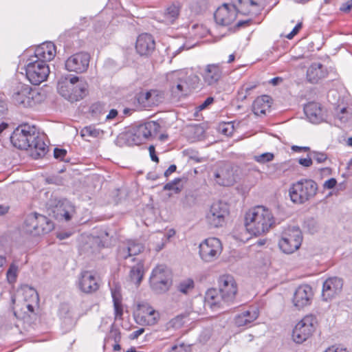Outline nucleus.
Listing matches in <instances>:
<instances>
[{"mask_svg":"<svg viewBox=\"0 0 352 352\" xmlns=\"http://www.w3.org/2000/svg\"><path fill=\"white\" fill-rule=\"evenodd\" d=\"M10 140L19 149H30L31 155L36 159L43 157L48 150L43 137L39 135L34 126L28 124L19 126L13 131Z\"/></svg>","mask_w":352,"mask_h":352,"instance_id":"nucleus-1","label":"nucleus"},{"mask_svg":"<svg viewBox=\"0 0 352 352\" xmlns=\"http://www.w3.org/2000/svg\"><path fill=\"white\" fill-rule=\"evenodd\" d=\"M218 283L219 290L209 289L205 296V304L212 309L221 307L223 304L232 302L237 292L236 283L231 275L221 276Z\"/></svg>","mask_w":352,"mask_h":352,"instance_id":"nucleus-2","label":"nucleus"},{"mask_svg":"<svg viewBox=\"0 0 352 352\" xmlns=\"http://www.w3.org/2000/svg\"><path fill=\"white\" fill-rule=\"evenodd\" d=\"M245 225L250 234L260 236L269 232L275 225V219L268 208L258 206L246 213Z\"/></svg>","mask_w":352,"mask_h":352,"instance_id":"nucleus-3","label":"nucleus"},{"mask_svg":"<svg viewBox=\"0 0 352 352\" xmlns=\"http://www.w3.org/2000/svg\"><path fill=\"white\" fill-rule=\"evenodd\" d=\"M58 93L74 102L82 100L88 93V84L78 76L61 78L58 82Z\"/></svg>","mask_w":352,"mask_h":352,"instance_id":"nucleus-4","label":"nucleus"},{"mask_svg":"<svg viewBox=\"0 0 352 352\" xmlns=\"http://www.w3.org/2000/svg\"><path fill=\"white\" fill-rule=\"evenodd\" d=\"M197 76L189 74L185 69L173 71L167 75L170 82V91L175 97L180 98L187 96L194 88L192 81Z\"/></svg>","mask_w":352,"mask_h":352,"instance_id":"nucleus-5","label":"nucleus"},{"mask_svg":"<svg viewBox=\"0 0 352 352\" xmlns=\"http://www.w3.org/2000/svg\"><path fill=\"white\" fill-rule=\"evenodd\" d=\"M317 191L318 185L316 182L310 179H301L292 184L289 195L293 203L302 204L314 197Z\"/></svg>","mask_w":352,"mask_h":352,"instance_id":"nucleus-6","label":"nucleus"},{"mask_svg":"<svg viewBox=\"0 0 352 352\" xmlns=\"http://www.w3.org/2000/svg\"><path fill=\"white\" fill-rule=\"evenodd\" d=\"M26 78L30 83L38 85L47 80L50 67L47 63L37 61L34 58H28L23 66Z\"/></svg>","mask_w":352,"mask_h":352,"instance_id":"nucleus-7","label":"nucleus"},{"mask_svg":"<svg viewBox=\"0 0 352 352\" xmlns=\"http://www.w3.org/2000/svg\"><path fill=\"white\" fill-rule=\"evenodd\" d=\"M317 323L314 316H305L294 327L292 332L293 340L298 344L306 341L315 331Z\"/></svg>","mask_w":352,"mask_h":352,"instance_id":"nucleus-8","label":"nucleus"},{"mask_svg":"<svg viewBox=\"0 0 352 352\" xmlns=\"http://www.w3.org/2000/svg\"><path fill=\"white\" fill-rule=\"evenodd\" d=\"M171 285V280L168 269L162 265L156 266L150 276V286L156 294L167 292Z\"/></svg>","mask_w":352,"mask_h":352,"instance_id":"nucleus-9","label":"nucleus"},{"mask_svg":"<svg viewBox=\"0 0 352 352\" xmlns=\"http://www.w3.org/2000/svg\"><path fill=\"white\" fill-rule=\"evenodd\" d=\"M160 124L156 122H148L133 127L126 133L134 144L139 145L156 135L159 131Z\"/></svg>","mask_w":352,"mask_h":352,"instance_id":"nucleus-10","label":"nucleus"},{"mask_svg":"<svg viewBox=\"0 0 352 352\" xmlns=\"http://www.w3.org/2000/svg\"><path fill=\"white\" fill-rule=\"evenodd\" d=\"M302 241V235L300 230L298 228L292 227L283 232L278 245L283 252L292 254L300 248Z\"/></svg>","mask_w":352,"mask_h":352,"instance_id":"nucleus-11","label":"nucleus"},{"mask_svg":"<svg viewBox=\"0 0 352 352\" xmlns=\"http://www.w3.org/2000/svg\"><path fill=\"white\" fill-rule=\"evenodd\" d=\"M236 170L230 163H219L213 172L214 182L221 186H231L236 182Z\"/></svg>","mask_w":352,"mask_h":352,"instance_id":"nucleus-12","label":"nucleus"},{"mask_svg":"<svg viewBox=\"0 0 352 352\" xmlns=\"http://www.w3.org/2000/svg\"><path fill=\"white\" fill-rule=\"evenodd\" d=\"M229 212V207L226 203L221 201L214 202L206 214V221L211 227H222Z\"/></svg>","mask_w":352,"mask_h":352,"instance_id":"nucleus-13","label":"nucleus"},{"mask_svg":"<svg viewBox=\"0 0 352 352\" xmlns=\"http://www.w3.org/2000/svg\"><path fill=\"white\" fill-rule=\"evenodd\" d=\"M199 248L200 257L205 262H212L217 259L223 249L221 241L215 237L205 239Z\"/></svg>","mask_w":352,"mask_h":352,"instance_id":"nucleus-14","label":"nucleus"},{"mask_svg":"<svg viewBox=\"0 0 352 352\" xmlns=\"http://www.w3.org/2000/svg\"><path fill=\"white\" fill-rule=\"evenodd\" d=\"M134 317L137 323L152 326L157 323L160 320V314L148 303L143 302L138 305Z\"/></svg>","mask_w":352,"mask_h":352,"instance_id":"nucleus-15","label":"nucleus"},{"mask_svg":"<svg viewBox=\"0 0 352 352\" xmlns=\"http://www.w3.org/2000/svg\"><path fill=\"white\" fill-rule=\"evenodd\" d=\"M37 93L27 85H19L12 94L15 104L23 107H32L35 105L34 98Z\"/></svg>","mask_w":352,"mask_h":352,"instance_id":"nucleus-16","label":"nucleus"},{"mask_svg":"<svg viewBox=\"0 0 352 352\" xmlns=\"http://www.w3.org/2000/svg\"><path fill=\"white\" fill-rule=\"evenodd\" d=\"M237 16L236 6L231 3H223L219 6L214 14L217 24L221 26H228L232 24Z\"/></svg>","mask_w":352,"mask_h":352,"instance_id":"nucleus-17","label":"nucleus"},{"mask_svg":"<svg viewBox=\"0 0 352 352\" xmlns=\"http://www.w3.org/2000/svg\"><path fill=\"white\" fill-rule=\"evenodd\" d=\"M90 60V56L86 52H78L70 56L65 61V69L69 72L78 74L87 71Z\"/></svg>","mask_w":352,"mask_h":352,"instance_id":"nucleus-18","label":"nucleus"},{"mask_svg":"<svg viewBox=\"0 0 352 352\" xmlns=\"http://www.w3.org/2000/svg\"><path fill=\"white\" fill-rule=\"evenodd\" d=\"M343 287L342 279L338 277L327 278L322 285V297L325 301H329L339 295Z\"/></svg>","mask_w":352,"mask_h":352,"instance_id":"nucleus-19","label":"nucleus"},{"mask_svg":"<svg viewBox=\"0 0 352 352\" xmlns=\"http://www.w3.org/2000/svg\"><path fill=\"white\" fill-rule=\"evenodd\" d=\"M205 84L216 85L223 76V69L219 63L206 65L200 73Z\"/></svg>","mask_w":352,"mask_h":352,"instance_id":"nucleus-20","label":"nucleus"},{"mask_svg":"<svg viewBox=\"0 0 352 352\" xmlns=\"http://www.w3.org/2000/svg\"><path fill=\"white\" fill-rule=\"evenodd\" d=\"M313 296L314 292L311 286L308 285H300L294 294V305L298 309L309 305Z\"/></svg>","mask_w":352,"mask_h":352,"instance_id":"nucleus-21","label":"nucleus"},{"mask_svg":"<svg viewBox=\"0 0 352 352\" xmlns=\"http://www.w3.org/2000/svg\"><path fill=\"white\" fill-rule=\"evenodd\" d=\"M78 287L83 293L91 294L99 288V284L94 274L89 271L80 273L78 279Z\"/></svg>","mask_w":352,"mask_h":352,"instance_id":"nucleus-22","label":"nucleus"},{"mask_svg":"<svg viewBox=\"0 0 352 352\" xmlns=\"http://www.w3.org/2000/svg\"><path fill=\"white\" fill-rule=\"evenodd\" d=\"M56 54V46L52 42H45L37 46L32 55L29 58H34L37 61L47 63L54 59Z\"/></svg>","mask_w":352,"mask_h":352,"instance_id":"nucleus-23","label":"nucleus"},{"mask_svg":"<svg viewBox=\"0 0 352 352\" xmlns=\"http://www.w3.org/2000/svg\"><path fill=\"white\" fill-rule=\"evenodd\" d=\"M142 243L134 240H126L120 243L118 250L119 259L125 260L131 256L139 254L143 250Z\"/></svg>","mask_w":352,"mask_h":352,"instance_id":"nucleus-24","label":"nucleus"},{"mask_svg":"<svg viewBox=\"0 0 352 352\" xmlns=\"http://www.w3.org/2000/svg\"><path fill=\"white\" fill-rule=\"evenodd\" d=\"M155 47L153 37L147 33L140 34L136 40L135 50L140 56H149Z\"/></svg>","mask_w":352,"mask_h":352,"instance_id":"nucleus-25","label":"nucleus"},{"mask_svg":"<svg viewBox=\"0 0 352 352\" xmlns=\"http://www.w3.org/2000/svg\"><path fill=\"white\" fill-rule=\"evenodd\" d=\"M74 212V206L67 199L58 201L54 208L52 209L53 216L56 219H64L66 221H69Z\"/></svg>","mask_w":352,"mask_h":352,"instance_id":"nucleus-26","label":"nucleus"},{"mask_svg":"<svg viewBox=\"0 0 352 352\" xmlns=\"http://www.w3.org/2000/svg\"><path fill=\"white\" fill-rule=\"evenodd\" d=\"M304 111L310 122L313 124H319L325 120V113L317 102H309L306 104Z\"/></svg>","mask_w":352,"mask_h":352,"instance_id":"nucleus-27","label":"nucleus"},{"mask_svg":"<svg viewBox=\"0 0 352 352\" xmlns=\"http://www.w3.org/2000/svg\"><path fill=\"white\" fill-rule=\"evenodd\" d=\"M258 316L259 312L257 308H250L235 316L234 324L238 327H250L258 318Z\"/></svg>","mask_w":352,"mask_h":352,"instance_id":"nucleus-28","label":"nucleus"},{"mask_svg":"<svg viewBox=\"0 0 352 352\" xmlns=\"http://www.w3.org/2000/svg\"><path fill=\"white\" fill-rule=\"evenodd\" d=\"M327 75L326 67L319 63H312L307 71V79L311 83H317Z\"/></svg>","mask_w":352,"mask_h":352,"instance_id":"nucleus-29","label":"nucleus"},{"mask_svg":"<svg viewBox=\"0 0 352 352\" xmlns=\"http://www.w3.org/2000/svg\"><path fill=\"white\" fill-rule=\"evenodd\" d=\"M175 234V232L173 229L169 230L167 233L157 232L151 236V243L155 251L160 252L164 248L170 238L174 236Z\"/></svg>","mask_w":352,"mask_h":352,"instance_id":"nucleus-30","label":"nucleus"},{"mask_svg":"<svg viewBox=\"0 0 352 352\" xmlns=\"http://www.w3.org/2000/svg\"><path fill=\"white\" fill-rule=\"evenodd\" d=\"M272 104V98L267 95L258 97L252 104V111L257 116L265 114L270 110Z\"/></svg>","mask_w":352,"mask_h":352,"instance_id":"nucleus-31","label":"nucleus"},{"mask_svg":"<svg viewBox=\"0 0 352 352\" xmlns=\"http://www.w3.org/2000/svg\"><path fill=\"white\" fill-rule=\"evenodd\" d=\"M144 276V263L139 261L135 265L131 267L129 273L130 280L136 286H139Z\"/></svg>","mask_w":352,"mask_h":352,"instance_id":"nucleus-32","label":"nucleus"},{"mask_svg":"<svg viewBox=\"0 0 352 352\" xmlns=\"http://www.w3.org/2000/svg\"><path fill=\"white\" fill-rule=\"evenodd\" d=\"M103 135V131L100 129H97L94 125H89L85 126L80 131V135L87 141L89 140L88 138H96Z\"/></svg>","mask_w":352,"mask_h":352,"instance_id":"nucleus-33","label":"nucleus"},{"mask_svg":"<svg viewBox=\"0 0 352 352\" xmlns=\"http://www.w3.org/2000/svg\"><path fill=\"white\" fill-rule=\"evenodd\" d=\"M153 94V91L140 92L137 96L138 102L144 108L151 107L154 104V102L151 100Z\"/></svg>","mask_w":352,"mask_h":352,"instance_id":"nucleus-34","label":"nucleus"},{"mask_svg":"<svg viewBox=\"0 0 352 352\" xmlns=\"http://www.w3.org/2000/svg\"><path fill=\"white\" fill-rule=\"evenodd\" d=\"M179 8L175 5H171L167 8L164 13V20L167 24H172L179 15Z\"/></svg>","mask_w":352,"mask_h":352,"instance_id":"nucleus-35","label":"nucleus"},{"mask_svg":"<svg viewBox=\"0 0 352 352\" xmlns=\"http://www.w3.org/2000/svg\"><path fill=\"white\" fill-rule=\"evenodd\" d=\"M108 107L107 104L102 102H96L93 103L89 107V112L94 117H100L104 114L107 111Z\"/></svg>","mask_w":352,"mask_h":352,"instance_id":"nucleus-36","label":"nucleus"},{"mask_svg":"<svg viewBox=\"0 0 352 352\" xmlns=\"http://www.w3.org/2000/svg\"><path fill=\"white\" fill-rule=\"evenodd\" d=\"M19 273V267L15 263L10 264L7 272L6 278L9 283H14L16 280Z\"/></svg>","mask_w":352,"mask_h":352,"instance_id":"nucleus-37","label":"nucleus"},{"mask_svg":"<svg viewBox=\"0 0 352 352\" xmlns=\"http://www.w3.org/2000/svg\"><path fill=\"white\" fill-rule=\"evenodd\" d=\"M195 284L194 281L191 278H187L182 281H181L178 286L177 289L179 292L183 294H188L190 291L192 290L194 288Z\"/></svg>","mask_w":352,"mask_h":352,"instance_id":"nucleus-38","label":"nucleus"},{"mask_svg":"<svg viewBox=\"0 0 352 352\" xmlns=\"http://www.w3.org/2000/svg\"><path fill=\"white\" fill-rule=\"evenodd\" d=\"M350 107H342L336 114V118L341 123H346L352 117V111Z\"/></svg>","mask_w":352,"mask_h":352,"instance_id":"nucleus-39","label":"nucleus"},{"mask_svg":"<svg viewBox=\"0 0 352 352\" xmlns=\"http://www.w3.org/2000/svg\"><path fill=\"white\" fill-rule=\"evenodd\" d=\"M36 214L32 213L27 216L24 222V229L26 232L31 234V232L34 230L33 224L36 222Z\"/></svg>","mask_w":352,"mask_h":352,"instance_id":"nucleus-40","label":"nucleus"},{"mask_svg":"<svg viewBox=\"0 0 352 352\" xmlns=\"http://www.w3.org/2000/svg\"><path fill=\"white\" fill-rule=\"evenodd\" d=\"M45 223H39L38 233H41V235L50 232L54 228V223L46 217H45Z\"/></svg>","mask_w":352,"mask_h":352,"instance_id":"nucleus-41","label":"nucleus"},{"mask_svg":"<svg viewBox=\"0 0 352 352\" xmlns=\"http://www.w3.org/2000/svg\"><path fill=\"white\" fill-rule=\"evenodd\" d=\"M274 155L272 153H264L261 155H256L253 157V159L258 163L265 164L271 162L274 160Z\"/></svg>","mask_w":352,"mask_h":352,"instance_id":"nucleus-42","label":"nucleus"},{"mask_svg":"<svg viewBox=\"0 0 352 352\" xmlns=\"http://www.w3.org/2000/svg\"><path fill=\"white\" fill-rule=\"evenodd\" d=\"M39 223H45V216L39 214L38 213L36 214V222L33 224L34 230L31 232V234L34 236H39L41 233H38L39 229Z\"/></svg>","mask_w":352,"mask_h":352,"instance_id":"nucleus-43","label":"nucleus"},{"mask_svg":"<svg viewBox=\"0 0 352 352\" xmlns=\"http://www.w3.org/2000/svg\"><path fill=\"white\" fill-rule=\"evenodd\" d=\"M191 346L184 342L173 345L169 352H190Z\"/></svg>","mask_w":352,"mask_h":352,"instance_id":"nucleus-44","label":"nucleus"},{"mask_svg":"<svg viewBox=\"0 0 352 352\" xmlns=\"http://www.w3.org/2000/svg\"><path fill=\"white\" fill-rule=\"evenodd\" d=\"M311 157L318 163H322L327 159V155L323 152L312 151L311 153Z\"/></svg>","mask_w":352,"mask_h":352,"instance_id":"nucleus-45","label":"nucleus"},{"mask_svg":"<svg viewBox=\"0 0 352 352\" xmlns=\"http://www.w3.org/2000/svg\"><path fill=\"white\" fill-rule=\"evenodd\" d=\"M113 308H114V315L116 319H122L123 315V307L122 301L114 302H113Z\"/></svg>","mask_w":352,"mask_h":352,"instance_id":"nucleus-46","label":"nucleus"},{"mask_svg":"<svg viewBox=\"0 0 352 352\" xmlns=\"http://www.w3.org/2000/svg\"><path fill=\"white\" fill-rule=\"evenodd\" d=\"M108 337L109 339L113 340L114 342H120L121 340L120 331L117 328L112 327Z\"/></svg>","mask_w":352,"mask_h":352,"instance_id":"nucleus-47","label":"nucleus"},{"mask_svg":"<svg viewBox=\"0 0 352 352\" xmlns=\"http://www.w3.org/2000/svg\"><path fill=\"white\" fill-rule=\"evenodd\" d=\"M111 296L113 298V302H119L122 301V295L120 293V287L116 286L115 287L111 288Z\"/></svg>","mask_w":352,"mask_h":352,"instance_id":"nucleus-48","label":"nucleus"},{"mask_svg":"<svg viewBox=\"0 0 352 352\" xmlns=\"http://www.w3.org/2000/svg\"><path fill=\"white\" fill-rule=\"evenodd\" d=\"M181 182L180 179H175L173 182L167 183L165 184L164 189V190H174L177 191L179 190L178 187H176V185Z\"/></svg>","mask_w":352,"mask_h":352,"instance_id":"nucleus-49","label":"nucleus"},{"mask_svg":"<svg viewBox=\"0 0 352 352\" xmlns=\"http://www.w3.org/2000/svg\"><path fill=\"white\" fill-rule=\"evenodd\" d=\"M67 154V151L65 149L63 148H54V157L56 159L63 160Z\"/></svg>","mask_w":352,"mask_h":352,"instance_id":"nucleus-50","label":"nucleus"},{"mask_svg":"<svg viewBox=\"0 0 352 352\" xmlns=\"http://www.w3.org/2000/svg\"><path fill=\"white\" fill-rule=\"evenodd\" d=\"M324 352H349L346 348L333 345L328 347Z\"/></svg>","mask_w":352,"mask_h":352,"instance_id":"nucleus-51","label":"nucleus"},{"mask_svg":"<svg viewBox=\"0 0 352 352\" xmlns=\"http://www.w3.org/2000/svg\"><path fill=\"white\" fill-rule=\"evenodd\" d=\"M337 181L335 178H331L325 181L323 187L327 189H332L336 186Z\"/></svg>","mask_w":352,"mask_h":352,"instance_id":"nucleus-52","label":"nucleus"},{"mask_svg":"<svg viewBox=\"0 0 352 352\" xmlns=\"http://www.w3.org/2000/svg\"><path fill=\"white\" fill-rule=\"evenodd\" d=\"M298 162L300 165L305 167H309L312 164V157H308L307 158H300Z\"/></svg>","mask_w":352,"mask_h":352,"instance_id":"nucleus-53","label":"nucleus"},{"mask_svg":"<svg viewBox=\"0 0 352 352\" xmlns=\"http://www.w3.org/2000/svg\"><path fill=\"white\" fill-rule=\"evenodd\" d=\"M145 329L144 328H140L136 331H133L129 336L131 340H135L139 338L144 332Z\"/></svg>","mask_w":352,"mask_h":352,"instance_id":"nucleus-54","label":"nucleus"},{"mask_svg":"<svg viewBox=\"0 0 352 352\" xmlns=\"http://www.w3.org/2000/svg\"><path fill=\"white\" fill-rule=\"evenodd\" d=\"M214 101V99L212 97H208L207 98L204 102H202L199 106V109L200 110H203L204 109H206L208 105L211 104Z\"/></svg>","mask_w":352,"mask_h":352,"instance_id":"nucleus-55","label":"nucleus"},{"mask_svg":"<svg viewBox=\"0 0 352 352\" xmlns=\"http://www.w3.org/2000/svg\"><path fill=\"white\" fill-rule=\"evenodd\" d=\"M301 23H298L292 30V31L287 34V38L289 39H292L300 30L301 28Z\"/></svg>","mask_w":352,"mask_h":352,"instance_id":"nucleus-56","label":"nucleus"},{"mask_svg":"<svg viewBox=\"0 0 352 352\" xmlns=\"http://www.w3.org/2000/svg\"><path fill=\"white\" fill-rule=\"evenodd\" d=\"M148 150H149V153H150L151 160L153 162H158L159 158L155 155V147L153 146H150L148 148Z\"/></svg>","mask_w":352,"mask_h":352,"instance_id":"nucleus-57","label":"nucleus"},{"mask_svg":"<svg viewBox=\"0 0 352 352\" xmlns=\"http://www.w3.org/2000/svg\"><path fill=\"white\" fill-rule=\"evenodd\" d=\"M352 8V0H349L343 3L340 8V10L343 12H348Z\"/></svg>","mask_w":352,"mask_h":352,"instance_id":"nucleus-58","label":"nucleus"},{"mask_svg":"<svg viewBox=\"0 0 352 352\" xmlns=\"http://www.w3.org/2000/svg\"><path fill=\"white\" fill-rule=\"evenodd\" d=\"M182 319L179 317L172 319L169 322V325L173 327H177L181 324Z\"/></svg>","mask_w":352,"mask_h":352,"instance_id":"nucleus-59","label":"nucleus"},{"mask_svg":"<svg viewBox=\"0 0 352 352\" xmlns=\"http://www.w3.org/2000/svg\"><path fill=\"white\" fill-rule=\"evenodd\" d=\"M118 116V111L116 109H111L109 113L106 116V120H110L115 118Z\"/></svg>","mask_w":352,"mask_h":352,"instance_id":"nucleus-60","label":"nucleus"},{"mask_svg":"<svg viewBox=\"0 0 352 352\" xmlns=\"http://www.w3.org/2000/svg\"><path fill=\"white\" fill-rule=\"evenodd\" d=\"M292 150L295 152H302V151H309V147L307 146H293L292 147Z\"/></svg>","mask_w":352,"mask_h":352,"instance_id":"nucleus-61","label":"nucleus"},{"mask_svg":"<svg viewBox=\"0 0 352 352\" xmlns=\"http://www.w3.org/2000/svg\"><path fill=\"white\" fill-rule=\"evenodd\" d=\"M177 169V166L175 164L170 165L168 169L164 172V176L168 177L170 174L174 173Z\"/></svg>","mask_w":352,"mask_h":352,"instance_id":"nucleus-62","label":"nucleus"},{"mask_svg":"<svg viewBox=\"0 0 352 352\" xmlns=\"http://www.w3.org/2000/svg\"><path fill=\"white\" fill-rule=\"evenodd\" d=\"M7 110L6 102L1 98H0V115H2Z\"/></svg>","mask_w":352,"mask_h":352,"instance_id":"nucleus-63","label":"nucleus"},{"mask_svg":"<svg viewBox=\"0 0 352 352\" xmlns=\"http://www.w3.org/2000/svg\"><path fill=\"white\" fill-rule=\"evenodd\" d=\"M190 47H187L185 44H184L182 46H180L177 50H175V52H173V56H175L178 54H179L182 51H183L184 50H188Z\"/></svg>","mask_w":352,"mask_h":352,"instance_id":"nucleus-64","label":"nucleus"}]
</instances>
